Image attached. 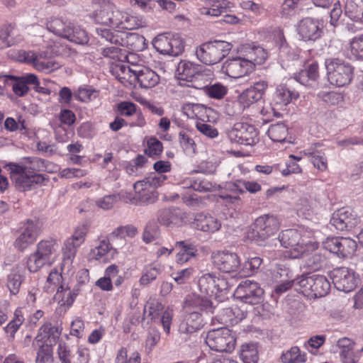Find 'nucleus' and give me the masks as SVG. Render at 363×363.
Masks as SVG:
<instances>
[{
  "label": "nucleus",
  "instance_id": "nucleus-53",
  "mask_svg": "<svg viewBox=\"0 0 363 363\" xmlns=\"http://www.w3.org/2000/svg\"><path fill=\"white\" fill-rule=\"evenodd\" d=\"M206 92L211 98L220 99L227 94L228 88L220 83H216L206 86Z\"/></svg>",
  "mask_w": 363,
  "mask_h": 363
},
{
  "label": "nucleus",
  "instance_id": "nucleus-61",
  "mask_svg": "<svg viewBox=\"0 0 363 363\" xmlns=\"http://www.w3.org/2000/svg\"><path fill=\"white\" fill-rule=\"evenodd\" d=\"M160 340V333L155 328H151L147 336L145 348L148 352H151L153 347L159 342Z\"/></svg>",
  "mask_w": 363,
  "mask_h": 363
},
{
  "label": "nucleus",
  "instance_id": "nucleus-16",
  "mask_svg": "<svg viewBox=\"0 0 363 363\" xmlns=\"http://www.w3.org/2000/svg\"><path fill=\"white\" fill-rule=\"evenodd\" d=\"M231 142L244 145H253L259 141L258 132L252 125L236 123L228 132Z\"/></svg>",
  "mask_w": 363,
  "mask_h": 363
},
{
  "label": "nucleus",
  "instance_id": "nucleus-2",
  "mask_svg": "<svg viewBox=\"0 0 363 363\" xmlns=\"http://www.w3.org/2000/svg\"><path fill=\"white\" fill-rule=\"evenodd\" d=\"M10 177L20 191H29L45 185L49 178L45 174L33 172L23 165L9 163L6 165Z\"/></svg>",
  "mask_w": 363,
  "mask_h": 363
},
{
  "label": "nucleus",
  "instance_id": "nucleus-57",
  "mask_svg": "<svg viewBox=\"0 0 363 363\" xmlns=\"http://www.w3.org/2000/svg\"><path fill=\"white\" fill-rule=\"evenodd\" d=\"M160 236L159 227L155 223H149L145 228L143 233V240L146 243L157 240Z\"/></svg>",
  "mask_w": 363,
  "mask_h": 363
},
{
  "label": "nucleus",
  "instance_id": "nucleus-5",
  "mask_svg": "<svg viewBox=\"0 0 363 363\" xmlns=\"http://www.w3.org/2000/svg\"><path fill=\"white\" fill-rule=\"evenodd\" d=\"M59 244L55 239L40 241L36 251L31 254L27 261L28 269L35 272L45 265H51L57 256Z\"/></svg>",
  "mask_w": 363,
  "mask_h": 363
},
{
  "label": "nucleus",
  "instance_id": "nucleus-10",
  "mask_svg": "<svg viewBox=\"0 0 363 363\" xmlns=\"http://www.w3.org/2000/svg\"><path fill=\"white\" fill-rule=\"evenodd\" d=\"M206 343L212 350L230 352L235 347V339L230 330L220 328L210 330L206 337Z\"/></svg>",
  "mask_w": 363,
  "mask_h": 363
},
{
  "label": "nucleus",
  "instance_id": "nucleus-8",
  "mask_svg": "<svg viewBox=\"0 0 363 363\" xmlns=\"http://www.w3.org/2000/svg\"><path fill=\"white\" fill-rule=\"evenodd\" d=\"M325 65L331 84L344 86L352 81L353 67L348 62L338 58H331L325 60Z\"/></svg>",
  "mask_w": 363,
  "mask_h": 363
},
{
  "label": "nucleus",
  "instance_id": "nucleus-20",
  "mask_svg": "<svg viewBox=\"0 0 363 363\" xmlns=\"http://www.w3.org/2000/svg\"><path fill=\"white\" fill-rule=\"evenodd\" d=\"M359 223V218L354 211L348 207L338 209L330 219V224L340 231L350 230Z\"/></svg>",
  "mask_w": 363,
  "mask_h": 363
},
{
  "label": "nucleus",
  "instance_id": "nucleus-38",
  "mask_svg": "<svg viewBox=\"0 0 363 363\" xmlns=\"http://www.w3.org/2000/svg\"><path fill=\"white\" fill-rule=\"evenodd\" d=\"M60 334V332L57 328L52 326L50 323H46L40 328L33 345L35 342H45L48 340H50V342L52 340L55 342L59 337Z\"/></svg>",
  "mask_w": 363,
  "mask_h": 363
},
{
  "label": "nucleus",
  "instance_id": "nucleus-29",
  "mask_svg": "<svg viewBox=\"0 0 363 363\" xmlns=\"http://www.w3.org/2000/svg\"><path fill=\"white\" fill-rule=\"evenodd\" d=\"M203 1L205 6L201 8L200 11L205 16L216 17L233 7L232 3L227 0H203Z\"/></svg>",
  "mask_w": 363,
  "mask_h": 363
},
{
  "label": "nucleus",
  "instance_id": "nucleus-1",
  "mask_svg": "<svg viewBox=\"0 0 363 363\" xmlns=\"http://www.w3.org/2000/svg\"><path fill=\"white\" fill-rule=\"evenodd\" d=\"M184 308L186 314L179 325V330L185 334L195 333L203 327L202 311L213 313L211 301L201 296L194 295L187 299Z\"/></svg>",
  "mask_w": 363,
  "mask_h": 363
},
{
  "label": "nucleus",
  "instance_id": "nucleus-48",
  "mask_svg": "<svg viewBox=\"0 0 363 363\" xmlns=\"http://www.w3.org/2000/svg\"><path fill=\"white\" fill-rule=\"evenodd\" d=\"M161 273V266L158 264H151L145 267L143 275L140 279L142 285H148Z\"/></svg>",
  "mask_w": 363,
  "mask_h": 363
},
{
  "label": "nucleus",
  "instance_id": "nucleus-7",
  "mask_svg": "<svg viewBox=\"0 0 363 363\" xmlns=\"http://www.w3.org/2000/svg\"><path fill=\"white\" fill-rule=\"evenodd\" d=\"M232 49L230 43L223 40L208 41L201 44L196 50L199 61L207 65L219 62L227 56Z\"/></svg>",
  "mask_w": 363,
  "mask_h": 363
},
{
  "label": "nucleus",
  "instance_id": "nucleus-33",
  "mask_svg": "<svg viewBox=\"0 0 363 363\" xmlns=\"http://www.w3.org/2000/svg\"><path fill=\"white\" fill-rule=\"evenodd\" d=\"M175 246L180 249L176 255V262L178 264L185 263L197 255L196 246L188 241H178Z\"/></svg>",
  "mask_w": 363,
  "mask_h": 363
},
{
  "label": "nucleus",
  "instance_id": "nucleus-4",
  "mask_svg": "<svg viewBox=\"0 0 363 363\" xmlns=\"http://www.w3.org/2000/svg\"><path fill=\"white\" fill-rule=\"evenodd\" d=\"M167 179L163 174H150L142 180L136 182L133 185L135 196L130 199L131 203L135 205H148L155 203L157 199L156 189Z\"/></svg>",
  "mask_w": 363,
  "mask_h": 363
},
{
  "label": "nucleus",
  "instance_id": "nucleus-14",
  "mask_svg": "<svg viewBox=\"0 0 363 363\" xmlns=\"http://www.w3.org/2000/svg\"><path fill=\"white\" fill-rule=\"evenodd\" d=\"M331 277L335 287L345 293L353 291L360 282V278L353 269L347 267L334 269Z\"/></svg>",
  "mask_w": 363,
  "mask_h": 363
},
{
  "label": "nucleus",
  "instance_id": "nucleus-56",
  "mask_svg": "<svg viewBox=\"0 0 363 363\" xmlns=\"http://www.w3.org/2000/svg\"><path fill=\"white\" fill-rule=\"evenodd\" d=\"M353 55L363 60V33L354 36L350 43Z\"/></svg>",
  "mask_w": 363,
  "mask_h": 363
},
{
  "label": "nucleus",
  "instance_id": "nucleus-34",
  "mask_svg": "<svg viewBox=\"0 0 363 363\" xmlns=\"http://www.w3.org/2000/svg\"><path fill=\"white\" fill-rule=\"evenodd\" d=\"M200 72V65L186 60H181L177 69L179 79L186 81H193Z\"/></svg>",
  "mask_w": 363,
  "mask_h": 363
},
{
  "label": "nucleus",
  "instance_id": "nucleus-40",
  "mask_svg": "<svg viewBox=\"0 0 363 363\" xmlns=\"http://www.w3.org/2000/svg\"><path fill=\"white\" fill-rule=\"evenodd\" d=\"M44 288L48 293H52L55 291L57 293L62 291L63 285L61 272L56 269H52L49 274Z\"/></svg>",
  "mask_w": 363,
  "mask_h": 363
},
{
  "label": "nucleus",
  "instance_id": "nucleus-15",
  "mask_svg": "<svg viewBox=\"0 0 363 363\" xmlns=\"http://www.w3.org/2000/svg\"><path fill=\"white\" fill-rule=\"evenodd\" d=\"M254 228L251 235L253 240H264L274 235L279 228V221L277 216L265 214L258 217L254 223Z\"/></svg>",
  "mask_w": 363,
  "mask_h": 363
},
{
  "label": "nucleus",
  "instance_id": "nucleus-47",
  "mask_svg": "<svg viewBox=\"0 0 363 363\" xmlns=\"http://www.w3.org/2000/svg\"><path fill=\"white\" fill-rule=\"evenodd\" d=\"M117 248H114L109 243V240L102 239L100 240L99 244L93 250V254L96 259H100L104 257L107 258L111 256V257L116 253Z\"/></svg>",
  "mask_w": 363,
  "mask_h": 363
},
{
  "label": "nucleus",
  "instance_id": "nucleus-43",
  "mask_svg": "<svg viewBox=\"0 0 363 363\" xmlns=\"http://www.w3.org/2000/svg\"><path fill=\"white\" fill-rule=\"evenodd\" d=\"M240 357L244 363H257L258 350L256 344L248 343L241 346Z\"/></svg>",
  "mask_w": 363,
  "mask_h": 363
},
{
  "label": "nucleus",
  "instance_id": "nucleus-64",
  "mask_svg": "<svg viewBox=\"0 0 363 363\" xmlns=\"http://www.w3.org/2000/svg\"><path fill=\"white\" fill-rule=\"evenodd\" d=\"M173 316L174 311L170 308H166L162 312L160 321L162 325L163 330L167 334H169L170 333V327L172 323Z\"/></svg>",
  "mask_w": 363,
  "mask_h": 363
},
{
  "label": "nucleus",
  "instance_id": "nucleus-31",
  "mask_svg": "<svg viewBox=\"0 0 363 363\" xmlns=\"http://www.w3.org/2000/svg\"><path fill=\"white\" fill-rule=\"evenodd\" d=\"M63 38L79 45L87 44L89 40L88 33L85 29L72 22L69 23Z\"/></svg>",
  "mask_w": 363,
  "mask_h": 363
},
{
  "label": "nucleus",
  "instance_id": "nucleus-44",
  "mask_svg": "<svg viewBox=\"0 0 363 363\" xmlns=\"http://www.w3.org/2000/svg\"><path fill=\"white\" fill-rule=\"evenodd\" d=\"M305 153L311 157V162L314 167L320 171H325L328 168V161L325 156V153L321 150L310 147L305 150Z\"/></svg>",
  "mask_w": 363,
  "mask_h": 363
},
{
  "label": "nucleus",
  "instance_id": "nucleus-28",
  "mask_svg": "<svg viewBox=\"0 0 363 363\" xmlns=\"http://www.w3.org/2000/svg\"><path fill=\"white\" fill-rule=\"evenodd\" d=\"M38 233L37 225L33 221H28L23 231L16 238L14 245L15 247L21 250L26 248L30 244L33 243Z\"/></svg>",
  "mask_w": 363,
  "mask_h": 363
},
{
  "label": "nucleus",
  "instance_id": "nucleus-39",
  "mask_svg": "<svg viewBox=\"0 0 363 363\" xmlns=\"http://www.w3.org/2000/svg\"><path fill=\"white\" fill-rule=\"evenodd\" d=\"M122 37L124 39V46L128 47L133 51H140L145 48V38L138 33H121Z\"/></svg>",
  "mask_w": 363,
  "mask_h": 363
},
{
  "label": "nucleus",
  "instance_id": "nucleus-12",
  "mask_svg": "<svg viewBox=\"0 0 363 363\" xmlns=\"http://www.w3.org/2000/svg\"><path fill=\"white\" fill-rule=\"evenodd\" d=\"M21 61L31 64L37 70L50 72L59 67L51 57V54L48 51H40L36 52L33 50H21L19 52Z\"/></svg>",
  "mask_w": 363,
  "mask_h": 363
},
{
  "label": "nucleus",
  "instance_id": "nucleus-59",
  "mask_svg": "<svg viewBox=\"0 0 363 363\" xmlns=\"http://www.w3.org/2000/svg\"><path fill=\"white\" fill-rule=\"evenodd\" d=\"M98 96V91L95 89L88 88H80L74 95L75 98L82 102H89Z\"/></svg>",
  "mask_w": 363,
  "mask_h": 363
},
{
  "label": "nucleus",
  "instance_id": "nucleus-42",
  "mask_svg": "<svg viewBox=\"0 0 363 363\" xmlns=\"http://www.w3.org/2000/svg\"><path fill=\"white\" fill-rule=\"evenodd\" d=\"M245 189L251 194H255L261 191L262 187L259 184L256 182H250L246 180H237L230 186V190L238 192L240 194L245 193Z\"/></svg>",
  "mask_w": 363,
  "mask_h": 363
},
{
  "label": "nucleus",
  "instance_id": "nucleus-26",
  "mask_svg": "<svg viewBox=\"0 0 363 363\" xmlns=\"http://www.w3.org/2000/svg\"><path fill=\"white\" fill-rule=\"evenodd\" d=\"M185 218V213L179 208H165L159 211L158 220L167 227L181 225Z\"/></svg>",
  "mask_w": 363,
  "mask_h": 363
},
{
  "label": "nucleus",
  "instance_id": "nucleus-50",
  "mask_svg": "<svg viewBox=\"0 0 363 363\" xmlns=\"http://www.w3.org/2000/svg\"><path fill=\"white\" fill-rule=\"evenodd\" d=\"M301 257L305 258V267L313 271L319 269L325 261V257L318 252H313L306 256L304 254Z\"/></svg>",
  "mask_w": 363,
  "mask_h": 363
},
{
  "label": "nucleus",
  "instance_id": "nucleus-21",
  "mask_svg": "<svg viewBox=\"0 0 363 363\" xmlns=\"http://www.w3.org/2000/svg\"><path fill=\"white\" fill-rule=\"evenodd\" d=\"M267 88L268 83L265 80L253 82L249 88L239 95L238 101L243 108L249 107L262 98Z\"/></svg>",
  "mask_w": 363,
  "mask_h": 363
},
{
  "label": "nucleus",
  "instance_id": "nucleus-19",
  "mask_svg": "<svg viewBox=\"0 0 363 363\" xmlns=\"http://www.w3.org/2000/svg\"><path fill=\"white\" fill-rule=\"evenodd\" d=\"M215 267L224 273L237 272L240 268L238 255L230 251H218L211 255Z\"/></svg>",
  "mask_w": 363,
  "mask_h": 363
},
{
  "label": "nucleus",
  "instance_id": "nucleus-54",
  "mask_svg": "<svg viewBox=\"0 0 363 363\" xmlns=\"http://www.w3.org/2000/svg\"><path fill=\"white\" fill-rule=\"evenodd\" d=\"M147 147L145 153L150 157L160 155L163 150L162 143L156 138H151L147 140Z\"/></svg>",
  "mask_w": 363,
  "mask_h": 363
},
{
  "label": "nucleus",
  "instance_id": "nucleus-49",
  "mask_svg": "<svg viewBox=\"0 0 363 363\" xmlns=\"http://www.w3.org/2000/svg\"><path fill=\"white\" fill-rule=\"evenodd\" d=\"M189 187L197 191L208 192L216 190L217 185L205 177H197L190 180Z\"/></svg>",
  "mask_w": 363,
  "mask_h": 363
},
{
  "label": "nucleus",
  "instance_id": "nucleus-52",
  "mask_svg": "<svg viewBox=\"0 0 363 363\" xmlns=\"http://www.w3.org/2000/svg\"><path fill=\"white\" fill-rule=\"evenodd\" d=\"M282 362L289 361H298V362H306V354H301L298 347H292L286 353H284L281 356Z\"/></svg>",
  "mask_w": 363,
  "mask_h": 363
},
{
  "label": "nucleus",
  "instance_id": "nucleus-60",
  "mask_svg": "<svg viewBox=\"0 0 363 363\" xmlns=\"http://www.w3.org/2000/svg\"><path fill=\"white\" fill-rule=\"evenodd\" d=\"M51 352L52 350L48 345H40L39 350L37 352L36 362L37 363H48L51 361Z\"/></svg>",
  "mask_w": 363,
  "mask_h": 363
},
{
  "label": "nucleus",
  "instance_id": "nucleus-37",
  "mask_svg": "<svg viewBox=\"0 0 363 363\" xmlns=\"http://www.w3.org/2000/svg\"><path fill=\"white\" fill-rule=\"evenodd\" d=\"M298 94L296 92L290 91L284 86H279L273 95V103L280 107L285 106L290 103L293 99H296Z\"/></svg>",
  "mask_w": 363,
  "mask_h": 363
},
{
  "label": "nucleus",
  "instance_id": "nucleus-6",
  "mask_svg": "<svg viewBox=\"0 0 363 363\" xmlns=\"http://www.w3.org/2000/svg\"><path fill=\"white\" fill-rule=\"evenodd\" d=\"M330 284L323 275L307 274L296 279V290L308 298L325 296Z\"/></svg>",
  "mask_w": 363,
  "mask_h": 363
},
{
  "label": "nucleus",
  "instance_id": "nucleus-22",
  "mask_svg": "<svg viewBox=\"0 0 363 363\" xmlns=\"http://www.w3.org/2000/svg\"><path fill=\"white\" fill-rule=\"evenodd\" d=\"M221 70L232 78L242 77L252 71L251 64L241 57L228 59L222 65Z\"/></svg>",
  "mask_w": 363,
  "mask_h": 363
},
{
  "label": "nucleus",
  "instance_id": "nucleus-32",
  "mask_svg": "<svg viewBox=\"0 0 363 363\" xmlns=\"http://www.w3.org/2000/svg\"><path fill=\"white\" fill-rule=\"evenodd\" d=\"M319 77L318 65L313 62L308 68L294 74V79L306 86H313Z\"/></svg>",
  "mask_w": 363,
  "mask_h": 363
},
{
  "label": "nucleus",
  "instance_id": "nucleus-63",
  "mask_svg": "<svg viewBox=\"0 0 363 363\" xmlns=\"http://www.w3.org/2000/svg\"><path fill=\"white\" fill-rule=\"evenodd\" d=\"M79 246L80 245H75V242L69 238L66 240L64 243V247L62 248L64 259L68 260L72 259L75 257L77 247Z\"/></svg>",
  "mask_w": 363,
  "mask_h": 363
},
{
  "label": "nucleus",
  "instance_id": "nucleus-55",
  "mask_svg": "<svg viewBox=\"0 0 363 363\" xmlns=\"http://www.w3.org/2000/svg\"><path fill=\"white\" fill-rule=\"evenodd\" d=\"M118 195L109 194L97 199L96 201V205L103 210H109L113 207L114 204L118 201Z\"/></svg>",
  "mask_w": 363,
  "mask_h": 363
},
{
  "label": "nucleus",
  "instance_id": "nucleus-35",
  "mask_svg": "<svg viewBox=\"0 0 363 363\" xmlns=\"http://www.w3.org/2000/svg\"><path fill=\"white\" fill-rule=\"evenodd\" d=\"M243 57L251 64L253 70L256 65L264 63L267 58V52L260 46L248 47Z\"/></svg>",
  "mask_w": 363,
  "mask_h": 363
},
{
  "label": "nucleus",
  "instance_id": "nucleus-23",
  "mask_svg": "<svg viewBox=\"0 0 363 363\" xmlns=\"http://www.w3.org/2000/svg\"><path fill=\"white\" fill-rule=\"evenodd\" d=\"M128 71L133 73L140 86L144 89L155 87L160 80V76L148 67H143L140 69H133L128 67Z\"/></svg>",
  "mask_w": 363,
  "mask_h": 363
},
{
  "label": "nucleus",
  "instance_id": "nucleus-27",
  "mask_svg": "<svg viewBox=\"0 0 363 363\" xmlns=\"http://www.w3.org/2000/svg\"><path fill=\"white\" fill-rule=\"evenodd\" d=\"M298 32L305 40H314L320 35L318 23L311 18H303L299 22Z\"/></svg>",
  "mask_w": 363,
  "mask_h": 363
},
{
  "label": "nucleus",
  "instance_id": "nucleus-18",
  "mask_svg": "<svg viewBox=\"0 0 363 363\" xmlns=\"http://www.w3.org/2000/svg\"><path fill=\"white\" fill-rule=\"evenodd\" d=\"M236 298L249 304H257L262 301L264 290L258 283L245 280L242 281L235 291Z\"/></svg>",
  "mask_w": 363,
  "mask_h": 363
},
{
  "label": "nucleus",
  "instance_id": "nucleus-13",
  "mask_svg": "<svg viewBox=\"0 0 363 363\" xmlns=\"http://www.w3.org/2000/svg\"><path fill=\"white\" fill-rule=\"evenodd\" d=\"M96 31L101 37L102 43L107 42L111 45L102 49V55L112 59L119 58V53L121 51L120 46H124V39L121 33L119 30H112L102 27L97 28Z\"/></svg>",
  "mask_w": 363,
  "mask_h": 363
},
{
  "label": "nucleus",
  "instance_id": "nucleus-45",
  "mask_svg": "<svg viewBox=\"0 0 363 363\" xmlns=\"http://www.w3.org/2000/svg\"><path fill=\"white\" fill-rule=\"evenodd\" d=\"M269 137L275 142H284L288 135V128L283 123L272 124L267 131Z\"/></svg>",
  "mask_w": 363,
  "mask_h": 363
},
{
  "label": "nucleus",
  "instance_id": "nucleus-17",
  "mask_svg": "<svg viewBox=\"0 0 363 363\" xmlns=\"http://www.w3.org/2000/svg\"><path fill=\"white\" fill-rule=\"evenodd\" d=\"M323 247L339 257H352L357 247V242L350 238H328L323 242Z\"/></svg>",
  "mask_w": 363,
  "mask_h": 363
},
{
  "label": "nucleus",
  "instance_id": "nucleus-24",
  "mask_svg": "<svg viewBox=\"0 0 363 363\" xmlns=\"http://www.w3.org/2000/svg\"><path fill=\"white\" fill-rule=\"evenodd\" d=\"M26 278V269L23 264L14 266L7 276L6 287L10 293L16 295Z\"/></svg>",
  "mask_w": 363,
  "mask_h": 363
},
{
  "label": "nucleus",
  "instance_id": "nucleus-62",
  "mask_svg": "<svg viewBox=\"0 0 363 363\" xmlns=\"http://www.w3.org/2000/svg\"><path fill=\"white\" fill-rule=\"evenodd\" d=\"M29 164L23 166L28 168V171L38 173L47 170L45 161L38 157L29 158Z\"/></svg>",
  "mask_w": 363,
  "mask_h": 363
},
{
  "label": "nucleus",
  "instance_id": "nucleus-51",
  "mask_svg": "<svg viewBox=\"0 0 363 363\" xmlns=\"http://www.w3.org/2000/svg\"><path fill=\"white\" fill-rule=\"evenodd\" d=\"M24 321V317L21 310H16L13 318L5 328V332L11 337H14L16 331Z\"/></svg>",
  "mask_w": 363,
  "mask_h": 363
},
{
  "label": "nucleus",
  "instance_id": "nucleus-3",
  "mask_svg": "<svg viewBox=\"0 0 363 363\" xmlns=\"http://www.w3.org/2000/svg\"><path fill=\"white\" fill-rule=\"evenodd\" d=\"M91 18L97 23L125 30L134 28L130 23L134 18L123 13L111 1L104 3L99 9L96 10L92 13Z\"/></svg>",
  "mask_w": 363,
  "mask_h": 363
},
{
  "label": "nucleus",
  "instance_id": "nucleus-30",
  "mask_svg": "<svg viewBox=\"0 0 363 363\" xmlns=\"http://www.w3.org/2000/svg\"><path fill=\"white\" fill-rule=\"evenodd\" d=\"M345 13L359 28H363V0H347Z\"/></svg>",
  "mask_w": 363,
  "mask_h": 363
},
{
  "label": "nucleus",
  "instance_id": "nucleus-36",
  "mask_svg": "<svg viewBox=\"0 0 363 363\" xmlns=\"http://www.w3.org/2000/svg\"><path fill=\"white\" fill-rule=\"evenodd\" d=\"M138 233L137 228L133 225H125L121 226L117 228L110 235V239L114 242L118 241L119 243H115L116 247L122 248L123 246L125 244V237L133 238Z\"/></svg>",
  "mask_w": 363,
  "mask_h": 363
},
{
  "label": "nucleus",
  "instance_id": "nucleus-11",
  "mask_svg": "<svg viewBox=\"0 0 363 363\" xmlns=\"http://www.w3.org/2000/svg\"><path fill=\"white\" fill-rule=\"evenodd\" d=\"M156 50L163 54L177 57L184 50V38L177 33L158 35L153 42Z\"/></svg>",
  "mask_w": 363,
  "mask_h": 363
},
{
  "label": "nucleus",
  "instance_id": "nucleus-46",
  "mask_svg": "<svg viewBox=\"0 0 363 363\" xmlns=\"http://www.w3.org/2000/svg\"><path fill=\"white\" fill-rule=\"evenodd\" d=\"M69 21H64L60 18H50L46 23L47 29L55 35L64 38L66 29Z\"/></svg>",
  "mask_w": 363,
  "mask_h": 363
},
{
  "label": "nucleus",
  "instance_id": "nucleus-58",
  "mask_svg": "<svg viewBox=\"0 0 363 363\" xmlns=\"http://www.w3.org/2000/svg\"><path fill=\"white\" fill-rule=\"evenodd\" d=\"M196 128L201 134L209 138H215L218 135V131L216 128L203 121H197Z\"/></svg>",
  "mask_w": 363,
  "mask_h": 363
},
{
  "label": "nucleus",
  "instance_id": "nucleus-9",
  "mask_svg": "<svg viewBox=\"0 0 363 363\" xmlns=\"http://www.w3.org/2000/svg\"><path fill=\"white\" fill-rule=\"evenodd\" d=\"M274 245L277 243L284 248H290L289 256L296 259L306 254L308 245L304 242L301 234L297 230L288 229L281 232L279 238L274 240Z\"/></svg>",
  "mask_w": 363,
  "mask_h": 363
},
{
  "label": "nucleus",
  "instance_id": "nucleus-25",
  "mask_svg": "<svg viewBox=\"0 0 363 363\" xmlns=\"http://www.w3.org/2000/svg\"><path fill=\"white\" fill-rule=\"evenodd\" d=\"M221 224L217 218L203 213L195 215L194 221L191 222L193 228L203 232L214 233L218 230Z\"/></svg>",
  "mask_w": 363,
  "mask_h": 363
},
{
  "label": "nucleus",
  "instance_id": "nucleus-41",
  "mask_svg": "<svg viewBox=\"0 0 363 363\" xmlns=\"http://www.w3.org/2000/svg\"><path fill=\"white\" fill-rule=\"evenodd\" d=\"M199 286L201 292L207 296L216 295V275L207 273L199 279Z\"/></svg>",
  "mask_w": 363,
  "mask_h": 363
}]
</instances>
